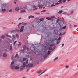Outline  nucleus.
I'll use <instances>...</instances> for the list:
<instances>
[{"mask_svg": "<svg viewBox=\"0 0 78 78\" xmlns=\"http://www.w3.org/2000/svg\"><path fill=\"white\" fill-rule=\"evenodd\" d=\"M22 44V43L20 42L18 44V46H20V45H21Z\"/></svg>", "mask_w": 78, "mask_h": 78, "instance_id": "23", "label": "nucleus"}, {"mask_svg": "<svg viewBox=\"0 0 78 78\" xmlns=\"http://www.w3.org/2000/svg\"><path fill=\"white\" fill-rule=\"evenodd\" d=\"M23 28H24V26H22L21 27V29L20 30V32H22L23 31Z\"/></svg>", "mask_w": 78, "mask_h": 78, "instance_id": "8", "label": "nucleus"}, {"mask_svg": "<svg viewBox=\"0 0 78 78\" xmlns=\"http://www.w3.org/2000/svg\"><path fill=\"white\" fill-rule=\"evenodd\" d=\"M15 10L16 11H19V8L18 7L15 8Z\"/></svg>", "mask_w": 78, "mask_h": 78, "instance_id": "9", "label": "nucleus"}, {"mask_svg": "<svg viewBox=\"0 0 78 78\" xmlns=\"http://www.w3.org/2000/svg\"><path fill=\"white\" fill-rule=\"evenodd\" d=\"M54 2H55V0H54V1L51 2H48L46 3L47 5H48V6H50L51 5V6H55L56 5H58L59 4V3H58V2L56 3L54 5Z\"/></svg>", "mask_w": 78, "mask_h": 78, "instance_id": "2", "label": "nucleus"}, {"mask_svg": "<svg viewBox=\"0 0 78 78\" xmlns=\"http://www.w3.org/2000/svg\"><path fill=\"white\" fill-rule=\"evenodd\" d=\"M15 58H18V54H16L15 56Z\"/></svg>", "mask_w": 78, "mask_h": 78, "instance_id": "20", "label": "nucleus"}, {"mask_svg": "<svg viewBox=\"0 0 78 78\" xmlns=\"http://www.w3.org/2000/svg\"><path fill=\"white\" fill-rule=\"evenodd\" d=\"M67 15L69 16V15H70V14H67Z\"/></svg>", "mask_w": 78, "mask_h": 78, "instance_id": "54", "label": "nucleus"}, {"mask_svg": "<svg viewBox=\"0 0 78 78\" xmlns=\"http://www.w3.org/2000/svg\"><path fill=\"white\" fill-rule=\"evenodd\" d=\"M39 8L42 9V7H39Z\"/></svg>", "mask_w": 78, "mask_h": 78, "instance_id": "51", "label": "nucleus"}, {"mask_svg": "<svg viewBox=\"0 0 78 78\" xmlns=\"http://www.w3.org/2000/svg\"><path fill=\"white\" fill-rule=\"evenodd\" d=\"M21 51H22V50H21Z\"/></svg>", "mask_w": 78, "mask_h": 78, "instance_id": "56", "label": "nucleus"}, {"mask_svg": "<svg viewBox=\"0 0 78 78\" xmlns=\"http://www.w3.org/2000/svg\"><path fill=\"white\" fill-rule=\"evenodd\" d=\"M34 9V11H35L36 10H37V8H36L34 9Z\"/></svg>", "mask_w": 78, "mask_h": 78, "instance_id": "21", "label": "nucleus"}, {"mask_svg": "<svg viewBox=\"0 0 78 78\" xmlns=\"http://www.w3.org/2000/svg\"><path fill=\"white\" fill-rule=\"evenodd\" d=\"M16 42H17L16 41H15L14 42V44H14V45H15V44H16Z\"/></svg>", "mask_w": 78, "mask_h": 78, "instance_id": "31", "label": "nucleus"}, {"mask_svg": "<svg viewBox=\"0 0 78 78\" xmlns=\"http://www.w3.org/2000/svg\"><path fill=\"white\" fill-rule=\"evenodd\" d=\"M64 44H62V47H63L64 46Z\"/></svg>", "mask_w": 78, "mask_h": 78, "instance_id": "45", "label": "nucleus"}, {"mask_svg": "<svg viewBox=\"0 0 78 78\" xmlns=\"http://www.w3.org/2000/svg\"><path fill=\"white\" fill-rule=\"evenodd\" d=\"M46 19L47 20H51V19L50 18H46Z\"/></svg>", "mask_w": 78, "mask_h": 78, "instance_id": "12", "label": "nucleus"}, {"mask_svg": "<svg viewBox=\"0 0 78 78\" xmlns=\"http://www.w3.org/2000/svg\"><path fill=\"white\" fill-rule=\"evenodd\" d=\"M3 57H4V58H6V57L7 56V54H6L5 53H4V54H3Z\"/></svg>", "mask_w": 78, "mask_h": 78, "instance_id": "10", "label": "nucleus"}, {"mask_svg": "<svg viewBox=\"0 0 78 78\" xmlns=\"http://www.w3.org/2000/svg\"><path fill=\"white\" fill-rule=\"evenodd\" d=\"M45 0V1H48V0Z\"/></svg>", "mask_w": 78, "mask_h": 78, "instance_id": "52", "label": "nucleus"}, {"mask_svg": "<svg viewBox=\"0 0 78 78\" xmlns=\"http://www.w3.org/2000/svg\"><path fill=\"white\" fill-rule=\"evenodd\" d=\"M26 48H27V47H26V46H24L23 47L24 49H25Z\"/></svg>", "mask_w": 78, "mask_h": 78, "instance_id": "26", "label": "nucleus"}, {"mask_svg": "<svg viewBox=\"0 0 78 78\" xmlns=\"http://www.w3.org/2000/svg\"><path fill=\"white\" fill-rule=\"evenodd\" d=\"M61 33H60L59 34L60 36H61Z\"/></svg>", "mask_w": 78, "mask_h": 78, "instance_id": "50", "label": "nucleus"}, {"mask_svg": "<svg viewBox=\"0 0 78 78\" xmlns=\"http://www.w3.org/2000/svg\"><path fill=\"white\" fill-rule=\"evenodd\" d=\"M45 10H43L41 11V12H45Z\"/></svg>", "mask_w": 78, "mask_h": 78, "instance_id": "41", "label": "nucleus"}, {"mask_svg": "<svg viewBox=\"0 0 78 78\" xmlns=\"http://www.w3.org/2000/svg\"><path fill=\"white\" fill-rule=\"evenodd\" d=\"M39 20L41 21H43V20H44V19H41Z\"/></svg>", "mask_w": 78, "mask_h": 78, "instance_id": "18", "label": "nucleus"}, {"mask_svg": "<svg viewBox=\"0 0 78 78\" xmlns=\"http://www.w3.org/2000/svg\"><path fill=\"white\" fill-rule=\"evenodd\" d=\"M45 71H43V72H42V73H44L45 72Z\"/></svg>", "mask_w": 78, "mask_h": 78, "instance_id": "46", "label": "nucleus"}, {"mask_svg": "<svg viewBox=\"0 0 78 78\" xmlns=\"http://www.w3.org/2000/svg\"><path fill=\"white\" fill-rule=\"evenodd\" d=\"M60 39H61V37H59V38L58 39V40H59H59H60Z\"/></svg>", "mask_w": 78, "mask_h": 78, "instance_id": "36", "label": "nucleus"}, {"mask_svg": "<svg viewBox=\"0 0 78 78\" xmlns=\"http://www.w3.org/2000/svg\"><path fill=\"white\" fill-rule=\"evenodd\" d=\"M13 58H14V56H13L12 57V58L13 59Z\"/></svg>", "mask_w": 78, "mask_h": 78, "instance_id": "47", "label": "nucleus"}, {"mask_svg": "<svg viewBox=\"0 0 78 78\" xmlns=\"http://www.w3.org/2000/svg\"><path fill=\"white\" fill-rule=\"evenodd\" d=\"M14 64V61L12 62L11 63V66H12V65Z\"/></svg>", "mask_w": 78, "mask_h": 78, "instance_id": "13", "label": "nucleus"}, {"mask_svg": "<svg viewBox=\"0 0 78 78\" xmlns=\"http://www.w3.org/2000/svg\"><path fill=\"white\" fill-rule=\"evenodd\" d=\"M23 78H25V77H23Z\"/></svg>", "mask_w": 78, "mask_h": 78, "instance_id": "57", "label": "nucleus"}, {"mask_svg": "<svg viewBox=\"0 0 78 78\" xmlns=\"http://www.w3.org/2000/svg\"><path fill=\"white\" fill-rule=\"evenodd\" d=\"M22 19V18H19L18 20H21Z\"/></svg>", "mask_w": 78, "mask_h": 78, "instance_id": "40", "label": "nucleus"}, {"mask_svg": "<svg viewBox=\"0 0 78 78\" xmlns=\"http://www.w3.org/2000/svg\"><path fill=\"white\" fill-rule=\"evenodd\" d=\"M77 27V25H74V27Z\"/></svg>", "mask_w": 78, "mask_h": 78, "instance_id": "35", "label": "nucleus"}, {"mask_svg": "<svg viewBox=\"0 0 78 78\" xmlns=\"http://www.w3.org/2000/svg\"><path fill=\"white\" fill-rule=\"evenodd\" d=\"M58 22H60V21L59 20H57L56 21V23H58Z\"/></svg>", "mask_w": 78, "mask_h": 78, "instance_id": "17", "label": "nucleus"}, {"mask_svg": "<svg viewBox=\"0 0 78 78\" xmlns=\"http://www.w3.org/2000/svg\"><path fill=\"white\" fill-rule=\"evenodd\" d=\"M23 23V22L22 23H20L19 24H18V26H19V25H21V24H22V23Z\"/></svg>", "mask_w": 78, "mask_h": 78, "instance_id": "27", "label": "nucleus"}, {"mask_svg": "<svg viewBox=\"0 0 78 78\" xmlns=\"http://www.w3.org/2000/svg\"><path fill=\"white\" fill-rule=\"evenodd\" d=\"M11 68L12 69H16V70H19V69H20V66H19V65H18L15 66H12L11 67Z\"/></svg>", "mask_w": 78, "mask_h": 78, "instance_id": "4", "label": "nucleus"}, {"mask_svg": "<svg viewBox=\"0 0 78 78\" xmlns=\"http://www.w3.org/2000/svg\"><path fill=\"white\" fill-rule=\"evenodd\" d=\"M44 0H39V4L38 5V7H40L41 6H43L45 5V4L43 2Z\"/></svg>", "mask_w": 78, "mask_h": 78, "instance_id": "3", "label": "nucleus"}, {"mask_svg": "<svg viewBox=\"0 0 78 78\" xmlns=\"http://www.w3.org/2000/svg\"><path fill=\"white\" fill-rule=\"evenodd\" d=\"M16 37L17 38L18 37H19V35H18V34H16Z\"/></svg>", "mask_w": 78, "mask_h": 78, "instance_id": "28", "label": "nucleus"}, {"mask_svg": "<svg viewBox=\"0 0 78 78\" xmlns=\"http://www.w3.org/2000/svg\"><path fill=\"white\" fill-rule=\"evenodd\" d=\"M66 23H63V25L64 26L62 27V29H65L66 28Z\"/></svg>", "mask_w": 78, "mask_h": 78, "instance_id": "7", "label": "nucleus"}, {"mask_svg": "<svg viewBox=\"0 0 78 78\" xmlns=\"http://www.w3.org/2000/svg\"><path fill=\"white\" fill-rule=\"evenodd\" d=\"M25 60H26V58H23V61H25Z\"/></svg>", "mask_w": 78, "mask_h": 78, "instance_id": "34", "label": "nucleus"}, {"mask_svg": "<svg viewBox=\"0 0 78 78\" xmlns=\"http://www.w3.org/2000/svg\"><path fill=\"white\" fill-rule=\"evenodd\" d=\"M48 49H49V50H51L52 48H48Z\"/></svg>", "mask_w": 78, "mask_h": 78, "instance_id": "37", "label": "nucleus"}, {"mask_svg": "<svg viewBox=\"0 0 78 78\" xmlns=\"http://www.w3.org/2000/svg\"><path fill=\"white\" fill-rule=\"evenodd\" d=\"M10 50H12V46H10Z\"/></svg>", "mask_w": 78, "mask_h": 78, "instance_id": "16", "label": "nucleus"}, {"mask_svg": "<svg viewBox=\"0 0 78 78\" xmlns=\"http://www.w3.org/2000/svg\"><path fill=\"white\" fill-rule=\"evenodd\" d=\"M42 71L41 70H40L38 71V73H40V72H41Z\"/></svg>", "mask_w": 78, "mask_h": 78, "instance_id": "38", "label": "nucleus"}, {"mask_svg": "<svg viewBox=\"0 0 78 78\" xmlns=\"http://www.w3.org/2000/svg\"><path fill=\"white\" fill-rule=\"evenodd\" d=\"M12 9H11L9 11V12H12Z\"/></svg>", "mask_w": 78, "mask_h": 78, "instance_id": "14", "label": "nucleus"}, {"mask_svg": "<svg viewBox=\"0 0 78 78\" xmlns=\"http://www.w3.org/2000/svg\"><path fill=\"white\" fill-rule=\"evenodd\" d=\"M27 64H28V60H27L26 61V63H24L23 65L21 66V67H27L29 66V65H27Z\"/></svg>", "mask_w": 78, "mask_h": 78, "instance_id": "5", "label": "nucleus"}, {"mask_svg": "<svg viewBox=\"0 0 78 78\" xmlns=\"http://www.w3.org/2000/svg\"><path fill=\"white\" fill-rule=\"evenodd\" d=\"M62 0H60L59 1V2L60 3H61V2H62Z\"/></svg>", "mask_w": 78, "mask_h": 78, "instance_id": "42", "label": "nucleus"}, {"mask_svg": "<svg viewBox=\"0 0 78 78\" xmlns=\"http://www.w3.org/2000/svg\"><path fill=\"white\" fill-rule=\"evenodd\" d=\"M62 22H60V23H58V24H59V25H60V27H61V26H62V25L61 24H62Z\"/></svg>", "mask_w": 78, "mask_h": 78, "instance_id": "19", "label": "nucleus"}, {"mask_svg": "<svg viewBox=\"0 0 78 78\" xmlns=\"http://www.w3.org/2000/svg\"><path fill=\"white\" fill-rule=\"evenodd\" d=\"M55 17V16H52L51 17V19H53V18H54Z\"/></svg>", "mask_w": 78, "mask_h": 78, "instance_id": "25", "label": "nucleus"}, {"mask_svg": "<svg viewBox=\"0 0 78 78\" xmlns=\"http://www.w3.org/2000/svg\"><path fill=\"white\" fill-rule=\"evenodd\" d=\"M13 37L14 39H15V36H14L13 35Z\"/></svg>", "mask_w": 78, "mask_h": 78, "instance_id": "39", "label": "nucleus"}, {"mask_svg": "<svg viewBox=\"0 0 78 78\" xmlns=\"http://www.w3.org/2000/svg\"><path fill=\"white\" fill-rule=\"evenodd\" d=\"M0 56H2V54L0 53Z\"/></svg>", "mask_w": 78, "mask_h": 78, "instance_id": "48", "label": "nucleus"}, {"mask_svg": "<svg viewBox=\"0 0 78 78\" xmlns=\"http://www.w3.org/2000/svg\"><path fill=\"white\" fill-rule=\"evenodd\" d=\"M28 57H29V55H27V58H28Z\"/></svg>", "mask_w": 78, "mask_h": 78, "instance_id": "49", "label": "nucleus"}, {"mask_svg": "<svg viewBox=\"0 0 78 78\" xmlns=\"http://www.w3.org/2000/svg\"><path fill=\"white\" fill-rule=\"evenodd\" d=\"M73 12H72L70 14H73Z\"/></svg>", "mask_w": 78, "mask_h": 78, "instance_id": "30", "label": "nucleus"}, {"mask_svg": "<svg viewBox=\"0 0 78 78\" xmlns=\"http://www.w3.org/2000/svg\"><path fill=\"white\" fill-rule=\"evenodd\" d=\"M23 70V69H21V70Z\"/></svg>", "mask_w": 78, "mask_h": 78, "instance_id": "53", "label": "nucleus"}, {"mask_svg": "<svg viewBox=\"0 0 78 78\" xmlns=\"http://www.w3.org/2000/svg\"><path fill=\"white\" fill-rule=\"evenodd\" d=\"M59 41H57V44H58L59 43Z\"/></svg>", "mask_w": 78, "mask_h": 78, "instance_id": "43", "label": "nucleus"}, {"mask_svg": "<svg viewBox=\"0 0 78 78\" xmlns=\"http://www.w3.org/2000/svg\"><path fill=\"white\" fill-rule=\"evenodd\" d=\"M66 68H69V66H66Z\"/></svg>", "mask_w": 78, "mask_h": 78, "instance_id": "29", "label": "nucleus"}, {"mask_svg": "<svg viewBox=\"0 0 78 78\" xmlns=\"http://www.w3.org/2000/svg\"><path fill=\"white\" fill-rule=\"evenodd\" d=\"M58 59V57H57V58H55L54 59V61H56V60H57V59Z\"/></svg>", "mask_w": 78, "mask_h": 78, "instance_id": "22", "label": "nucleus"}, {"mask_svg": "<svg viewBox=\"0 0 78 78\" xmlns=\"http://www.w3.org/2000/svg\"><path fill=\"white\" fill-rule=\"evenodd\" d=\"M30 18H34V16H30L29 17V19H30Z\"/></svg>", "mask_w": 78, "mask_h": 78, "instance_id": "11", "label": "nucleus"}, {"mask_svg": "<svg viewBox=\"0 0 78 78\" xmlns=\"http://www.w3.org/2000/svg\"><path fill=\"white\" fill-rule=\"evenodd\" d=\"M8 9V5L6 4H4L2 5L1 10L2 12L6 11Z\"/></svg>", "mask_w": 78, "mask_h": 78, "instance_id": "1", "label": "nucleus"}, {"mask_svg": "<svg viewBox=\"0 0 78 78\" xmlns=\"http://www.w3.org/2000/svg\"><path fill=\"white\" fill-rule=\"evenodd\" d=\"M65 1H66V0H63V2H65Z\"/></svg>", "mask_w": 78, "mask_h": 78, "instance_id": "44", "label": "nucleus"}, {"mask_svg": "<svg viewBox=\"0 0 78 78\" xmlns=\"http://www.w3.org/2000/svg\"><path fill=\"white\" fill-rule=\"evenodd\" d=\"M33 8H36V6L34 5H33Z\"/></svg>", "mask_w": 78, "mask_h": 78, "instance_id": "24", "label": "nucleus"}, {"mask_svg": "<svg viewBox=\"0 0 78 78\" xmlns=\"http://www.w3.org/2000/svg\"><path fill=\"white\" fill-rule=\"evenodd\" d=\"M49 53H50V51H49Z\"/></svg>", "mask_w": 78, "mask_h": 78, "instance_id": "55", "label": "nucleus"}, {"mask_svg": "<svg viewBox=\"0 0 78 78\" xmlns=\"http://www.w3.org/2000/svg\"><path fill=\"white\" fill-rule=\"evenodd\" d=\"M35 14H38V15L40 14L38 13H35Z\"/></svg>", "mask_w": 78, "mask_h": 78, "instance_id": "33", "label": "nucleus"}, {"mask_svg": "<svg viewBox=\"0 0 78 78\" xmlns=\"http://www.w3.org/2000/svg\"><path fill=\"white\" fill-rule=\"evenodd\" d=\"M33 66V65L32 64H30V66H29L30 67H32Z\"/></svg>", "mask_w": 78, "mask_h": 78, "instance_id": "32", "label": "nucleus"}, {"mask_svg": "<svg viewBox=\"0 0 78 78\" xmlns=\"http://www.w3.org/2000/svg\"><path fill=\"white\" fill-rule=\"evenodd\" d=\"M62 10H61L58 12L59 14H61V13H62Z\"/></svg>", "mask_w": 78, "mask_h": 78, "instance_id": "15", "label": "nucleus"}, {"mask_svg": "<svg viewBox=\"0 0 78 78\" xmlns=\"http://www.w3.org/2000/svg\"><path fill=\"white\" fill-rule=\"evenodd\" d=\"M31 49V50H32V49Z\"/></svg>", "mask_w": 78, "mask_h": 78, "instance_id": "58", "label": "nucleus"}, {"mask_svg": "<svg viewBox=\"0 0 78 78\" xmlns=\"http://www.w3.org/2000/svg\"><path fill=\"white\" fill-rule=\"evenodd\" d=\"M27 9V7H23L22 8V10H21L20 12V13H23L24 12H26V10L25 9Z\"/></svg>", "mask_w": 78, "mask_h": 78, "instance_id": "6", "label": "nucleus"}]
</instances>
